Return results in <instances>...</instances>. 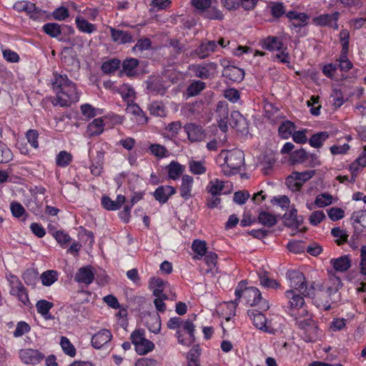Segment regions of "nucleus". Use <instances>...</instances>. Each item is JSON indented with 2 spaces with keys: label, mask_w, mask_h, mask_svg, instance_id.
I'll return each instance as SVG.
<instances>
[{
  "label": "nucleus",
  "mask_w": 366,
  "mask_h": 366,
  "mask_svg": "<svg viewBox=\"0 0 366 366\" xmlns=\"http://www.w3.org/2000/svg\"><path fill=\"white\" fill-rule=\"evenodd\" d=\"M285 296L288 299L287 313L295 318L302 338L306 342H315L320 337V331L306 308L304 298L292 290L286 291Z\"/></svg>",
  "instance_id": "obj_1"
},
{
  "label": "nucleus",
  "mask_w": 366,
  "mask_h": 366,
  "mask_svg": "<svg viewBox=\"0 0 366 366\" xmlns=\"http://www.w3.org/2000/svg\"><path fill=\"white\" fill-rule=\"evenodd\" d=\"M234 295L236 296L235 300L228 303V306L232 307L234 310L242 297L244 298L247 305L251 307L257 305L263 311H266L269 308L268 301L262 297L259 290L257 287H247V282L244 280L239 282L235 288Z\"/></svg>",
  "instance_id": "obj_2"
},
{
  "label": "nucleus",
  "mask_w": 366,
  "mask_h": 366,
  "mask_svg": "<svg viewBox=\"0 0 366 366\" xmlns=\"http://www.w3.org/2000/svg\"><path fill=\"white\" fill-rule=\"evenodd\" d=\"M167 325L169 330H176V337L179 344L189 347L194 343L195 326L193 320L174 317L168 320Z\"/></svg>",
  "instance_id": "obj_3"
},
{
  "label": "nucleus",
  "mask_w": 366,
  "mask_h": 366,
  "mask_svg": "<svg viewBox=\"0 0 366 366\" xmlns=\"http://www.w3.org/2000/svg\"><path fill=\"white\" fill-rule=\"evenodd\" d=\"M219 159H223L222 172L225 175H231L239 170L244 162V154L241 150L222 151Z\"/></svg>",
  "instance_id": "obj_4"
},
{
  "label": "nucleus",
  "mask_w": 366,
  "mask_h": 366,
  "mask_svg": "<svg viewBox=\"0 0 366 366\" xmlns=\"http://www.w3.org/2000/svg\"><path fill=\"white\" fill-rule=\"evenodd\" d=\"M194 12L209 20H222L224 15L216 5L215 0H191Z\"/></svg>",
  "instance_id": "obj_5"
},
{
  "label": "nucleus",
  "mask_w": 366,
  "mask_h": 366,
  "mask_svg": "<svg viewBox=\"0 0 366 366\" xmlns=\"http://www.w3.org/2000/svg\"><path fill=\"white\" fill-rule=\"evenodd\" d=\"M287 275L290 281V285L292 288L298 290L305 296H315V282L308 287L305 283V276L301 272L292 270L289 271Z\"/></svg>",
  "instance_id": "obj_6"
},
{
  "label": "nucleus",
  "mask_w": 366,
  "mask_h": 366,
  "mask_svg": "<svg viewBox=\"0 0 366 366\" xmlns=\"http://www.w3.org/2000/svg\"><path fill=\"white\" fill-rule=\"evenodd\" d=\"M81 92H79L74 82L69 83L64 89L57 92L55 104L61 107H68L71 103L79 102Z\"/></svg>",
  "instance_id": "obj_7"
},
{
  "label": "nucleus",
  "mask_w": 366,
  "mask_h": 366,
  "mask_svg": "<svg viewBox=\"0 0 366 366\" xmlns=\"http://www.w3.org/2000/svg\"><path fill=\"white\" fill-rule=\"evenodd\" d=\"M131 340L135 350L140 355H146L154 349V344L144 337L142 330H136L131 335Z\"/></svg>",
  "instance_id": "obj_8"
},
{
  "label": "nucleus",
  "mask_w": 366,
  "mask_h": 366,
  "mask_svg": "<svg viewBox=\"0 0 366 366\" xmlns=\"http://www.w3.org/2000/svg\"><path fill=\"white\" fill-rule=\"evenodd\" d=\"M7 280L9 282L10 294L26 305L29 302L28 293L19 277L10 274L7 276Z\"/></svg>",
  "instance_id": "obj_9"
},
{
  "label": "nucleus",
  "mask_w": 366,
  "mask_h": 366,
  "mask_svg": "<svg viewBox=\"0 0 366 366\" xmlns=\"http://www.w3.org/2000/svg\"><path fill=\"white\" fill-rule=\"evenodd\" d=\"M247 314L256 328L269 334H274L276 332L277 329L271 321H268L262 312L252 309L249 310Z\"/></svg>",
  "instance_id": "obj_10"
},
{
  "label": "nucleus",
  "mask_w": 366,
  "mask_h": 366,
  "mask_svg": "<svg viewBox=\"0 0 366 366\" xmlns=\"http://www.w3.org/2000/svg\"><path fill=\"white\" fill-rule=\"evenodd\" d=\"M315 174V170H307L302 172H294L287 178V184L291 190L298 191L302 184L312 179Z\"/></svg>",
  "instance_id": "obj_11"
},
{
  "label": "nucleus",
  "mask_w": 366,
  "mask_h": 366,
  "mask_svg": "<svg viewBox=\"0 0 366 366\" xmlns=\"http://www.w3.org/2000/svg\"><path fill=\"white\" fill-rule=\"evenodd\" d=\"M340 286V279L335 276H331L322 284L315 282V295L318 292H325L328 297H331L332 295L337 293Z\"/></svg>",
  "instance_id": "obj_12"
},
{
  "label": "nucleus",
  "mask_w": 366,
  "mask_h": 366,
  "mask_svg": "<svg viewBox=\"0 0 366 366\" xmlns=\"http://www.w3.org/2000/svg\"><path fill=\"white\" fill-rule=\"evenodd\" d=\"M287 35L269 36L262 41L263 49L271 51H280L285 46L284 41L287 40Z\"/></svg>",
  "instance_id": "obj_13"
},
{
  "label": "nucleus",
  "mask_w": 366,
  "mask_h": 366,
  "mask_svg": "<svg viewBox=\"0 0 366 366\" xmlns=\"http://www.w3.org/2000/svg\"><path fill=\"white\" fill-rule=\"evenodd\" d=\"M112 339V334L111 331L102 329L92 336L91 344L94 348L99 350L108 347Z\"/></svg>",
  "instance_id": "obj_14"
},
{
  "label": "nucleus",
  "mask_w": 366,
  "mask_h": 366,
  "mask_svg": "<svg viewBox=\"0 0 366 366\" xmlns=\"http://www.w3.org/2000/svg\"><path fill=\"white\" fill-rule=\"evenodd\" d=\"M19 354L21 362L27 365L38 364L44 357V355L38 350L30 348L21 350Z\"/></svg>",
  "instance_id": "obj_15"
},
{
  "label": "nucleus",
  "mask_w": 366,
  "mask_h": 366,
  "mask_svg": "<svg viewBox=\"0 0 366 366\" xmlns=\"http://www.w3.org/2000/svg\"><path fill=\"white\" fill-rule=\"evenodd\" d=\"M340 14L335 11L332 14H325L313 19V23L317 26H328L335 29H338L337 21Z\"/></svg>",
  "instance_id": "obj_16"
},
{
  "label": "nucleus",
  "mask_w": 366,
  "mask_h": 366,
  "mask_svg": "<svg viewBox=\"0 0 366 366\" xmlns=\"http://www.w3.org/2000/svg\"><path fill=\"white\" fill-rule=\"evenodd\" d=\"M94 279V272L91 266L82 267L78 269L74 280L79 284L89 285Z\"/></svg>",
  "instance_id": "obj_17"
},
{
  "label": "nucleus",
  "mask_w": 366,
  "mask_h": 366,
  "mask_svg": "<svg viewBox=\"0 0 366 366\" xmlns=\"http://www.w3.org/2000/svg\"><path fill=\"white\" fill-rule=\"evenodd\" d=\"M176 193V189L169 185L159 186L153 192V197L160 204L166 203Z\"/></svg>",
  "instance_id": "obj_18"
},
{
  "label": "nucleus",
  "mask_w": 366,
  "mask_h": 366,
  "mask_svg": "<svg viewBox=\"0 0 366 366\" xmlns=\"http://www.w3.org/2000/svg\"><path fill=\"white\" fill-rule=\"evenodd\" d=\"M366 167V146L363 147V151L360 156L349 166V171L350 172L352 177V183L355 182L356 177L360 170Z\"/></svg>",
  "instance_id": "obj_19"
},
{
  "label": "nucleus",
  "mask_w": 366,
  "mask_h": 366,
  "mask_svg": "<svg viewBox=\"0 0 366 366\" xmlns=\"http://www.w3.org/2000/svg\"><path fill=\"white\" fill-rule=\"evenodd\" d=\"M193 184L194 178L192 176L189 174L182 176L179 194L184 200H188L192 197Z\"/></svg>",
  "instance_id": "obj_20"
},
{
  "label": "nucleus",
  "mask_w": 366,
  "mask_h": 366,
  "mask_svg": "<svg viewBox=\"0 0 366 366\" xmlns=\"http://www.w3.org/2000/svg\"><path fill=\"white\" fill-rule=\"evenodd\" d=\"M167 285L168 282L159 277H152L149 280V287L154 297L167 298V295L163 292Z\"/></svg>",
  "instance_id": "obj_21"
},
{
  "label": "nucleus",
  "mask_w": 366,
  "mask_h": 366,
  "mask_svg": "<svg viewBox=\"0 0 366 366\" xmlns=\"http://www.w3.org/2000/svg\"><path fill=\"white\" fill-rule=\"evenodd\" d=\"M184 130L187 133L188 139L190 142H200L204 137L202 128L193 123L186 124L184 126Z\"/></svg>",
  "instance_id": "obj_22"
},
{
  "label": "nucleus",
  "mask_w": 366,
  "mask_h": 366,
  "mask_svg": "<svg viewBox=\"0 0 366 366\" xmlns=\"http://www.w3.org/2000/svg\"><path fill=\"white\" fill-rule=\"evenodd\" d=\"M111 33V37L114 42L118 44H125L134 42L132 35L126 31L116 29L112 26H109Z\"/></svg>",
  "instance_id": "obj_23"
},
{
  "label": "nucleus",
  "mask_w": 366,
  "mask_h": 366,
  "mask_svg": "<svg viewBox=\"0 0 366 366\" xmlns=\"http://www.w3.org/2000/svg\"><path fill=\"white\" fill-rule=\"evenodd\" d=\"M287 16L290 19V26L292 28L303 27L308 23L309 16L305 13L290 11L287 14Z\"/></svg>",
  "instance_id": "obj_24"
},
{
  "label": "nucleus",
  "mask_w": 366,
  "mask_h": 366,
  "mask_svg": "<svg viewBox=\"0 0 366 366\" xmlns=\"http://www.w3.org/2000/svg\"><path fill=\"white\" fill-rule=\"evenodd\" d=\"M217 112L219 117L218 119V126L222 132H226L228 129L227 118L229 113L227 103L224 102H219L217 108Z\"/></svg>",
  "instance_id": "obj_25"
},
{
  "label": "nucleus",
  "mask_w": 366,
  "mask_h": 366,
  "mask_svg": "<svg viewBox=\"0 0 366 366\" xmlns=\"http://www.w3.org/2000/svg\"><path fill=\"white\" fill-rule=\"evenodd\" d=\"M195 74V76L201 79H208L215 70L214 64H207L203 65H193L191 68Z\"/></svg>",
  "instance_id": "obj_26"
},
{
  "label": "nucleus",
  "mask_w": 366,
  "mask_h": 366,
  "mask_svg": "<svg viewBox=\"0 0 366 366\" xmlns=\"http://www.w3.org/2000/svg\"><path fill=\"white\" fill-rule=\"evenodd\" d=\"M168 179L172 180H177L183 174L185 167L177 161H172L167 167Z\"/></svg>",
  "instance_id": "obj_27"
},
{
  "label": "nucleus",
  "mask_w": 366,
  "mask_h": 366,
  "mask_svg": "<svg viewBox=\"0 0 366 366\" xmlns=\"http://www.w3.org/2000/svg\"><path fill=\"white\" fill-rule=\"evenodd\" d=\"M75 24L77 29L82 33L91 34L97 30V26L89 22L85 17L81 14H78L76 16Z\"/></svg>",
  "instance_id": "obj_28"
},
{
  "label": "nucleus",
  "mask_w": 366,
  "mask_h": 366,
  "mask_svg": "<svg viewBox=\"0 0 366 366\" xmlns=\"http://www.w3.org/2000/svg\"><path fill=\"white\" fill-rule=\"evenodd\" d=\"M54 307L51 302L46 300H40L36 304L37 312L40 314L46 320H52L54 317L50 313V310Z\"/></svg>",
  "instance_id": "obj_29"
},
{
  "label": "nucleus",
  "mask_w": 366,
  "mask_h": 366,
  "mask_svg": "<svg viewBox=\"0 0 366 366\" xmlns=\"http://www.w3.org/2000/svg\"><path fill=\"white\" fill-rule=\"evenodd\" d=\"M126 111L128 114L133 115L135 117L136 122L139 124L147 123V119L145 117L141 108L134 102L127 104Z\"/></svg>",
  "instance_id": "obj_30"
},
{
  "label": "nucleus",
  "mask_w": 366,
  "mask_h": 366,
  "mask_svg": "<svg viewBox=\"0 0 366 366\" xmlns=\"http://www.w3.org/2000/svg\"><path fill=\"white\" fill-rule=\"evenodd\" d=\"M104 126L105 124L102 118H96L88 124L86 132L90 137L99 135L103 133Z\"/></svg>",
  "instance_id": "obj_31"
},
{
  "label": "nucleus",
  "mask_w": 366,
  "mask_h": 366,
  "mask_svg": "<svg viewBox=\"0 0 366 366\" xmlns=\"http://www.w3.org/2000/svg\"><path fill=\"white\" fill-rule=\"evenodd\" d=\"M330 263L335 271L345 272L351 266V259L348 256L344 255L336 259H332Z\"/></svg>",
  "instance_id": "obj_32"
},
{
  "label": "nucleus",
  "mask_w": 366,
  "mask_h": 366,
  "mask_svg": "<svg viewBox=\"0 0 366 366\" xmlns=\"http://www.w3.org/2000/svg\"><path fill=\"white\" fill-rule=\"evenodd\" d=\"M279 215L272 214L266 211H261L258 214V222L261 224L271 227L275 225L277 222Z\"/></svg>",
  "instance_id": "obj_33"
},
{
  "label": "nucleus",
  "mask_w": 366,
  "mask_h": 366,
  "mask_svg": "<svg viewBox=\"0 0 366 366\" xmlns=\"http://www.w3.org/2000/svg\"><path fill=\"white\" fill-rule=\"evenodd\" d=\"M71 81L69 80L66 75L54 74V79L52 80V89L57 96V92L64 89Z\"/></svg>",
  "instance_id": "obj_34"
},
{
  "label": "nucleus",
  "mask_w": 366,
  "mask_h": 366,
  "mask_svg": "<svg viewBox=\"0 0 366 366\" xmlns=\"http://www.w3.org/2000/svg\"><path fill=\"white\" fill-rule=\"evenodd\" d=\"M224 187V182L217 178L211 179L206 187V190L211 195L216 197L219 196L222 193Z\"/></svg>",
  "instance_id": "obj_35"
},
{
  "label": "nucleus",
  "mask_w": 366,
  "mask_h": 366,
  "mask_svg": "<svg viewBox=\"0 0 366 366\" xmlns=\"http://www.w3.org/2000/svg\"><path fill=\"white\" fill-rule=\"evenodd\" d=\"M206 162L204 160H194L193 159L189 160V171L194 175H202L206 173Z\"/></svg>",
  "instance_id": "obj_36"
},
{
  "label": "nucleus",
  "mask_w": 366,
  "mask_h": 366,
  "mask_svg": "<svg viewBox=\"0 0 366 366\" xmlns=\"http://www.w3.org/2000/svg\"><path fill=\"white\" fill-rule=\"evenodd\" d=\"M192 249L194 253V258L201 259L207 252V242L204 240L194 239L192 244Z\"/></svg>",
  "instance_id": "obj_37"
},
{
  "label": "nucleus",
  "mask_w": 366,
  "mask_h": 366,
  "mask_svg": "<svg viewBox=\"0 0 366 366\" xmlns=\"http://www.w3.org/2000/svg\"><path fill=\"white\" fill-rule=\"evenodd\" d=\"M230 125L239 131H243L247 127V122L239 112L234 111L231 114Z\"/></svg>",
  "instance_id": "obj_38"
},
{
  "label": "nucleus",
  "mask_w": 366,
  "mask_h": 366,
  "mask_svg": "<svg viewBox=\"0 0 366 366\" xmlns=\"http://www.w3.org/2000/svg\"><path fill=\"white\" fill-rule=\"evenodd\" d=\"M80 110L83 116L87 119H92L104 113L103 109L96 108L92 104L87 103L81 104L80 107Z\"/></svg>",
  "instance_id": "obj_39"
},
{
  "label": "nucleus",
  "mask_w": 366,
  "mask_h": 366,
  "mask_svg": "<svg viewBox=\"0 0 366 366\" xmlns=\"http://www.w3.org/2000/svg\"><path fill=\"white\" fill-rule=\"evenodd\" d=\"M329 138V134L327 132H320L313 134L309 139V144L314 148H320L324 142Z\"/></svg>",
  "instance_id": "obj_40"
},
{
  "label": "nucleus",
  "mask_w": 366,
  "mask_h": 366,
  "mask_svg": "<svg viewBox=\"0 0 366 366\" xmlns=\"http://www.w3.org/2000/svg\"><path fill=\"white\" fill-rule=\"evenodd\" d=\"M217 46L215 41H209L202 44L197 49V54L200 58L207 56L210 53L215 51Z\"/></svg>",
  "instance_id": "obj_41"
},
{
  "label": "nucleus",
  "mask_w": 366,
  "mask_h": 366,
  "mask_svg": "<svg viewBox=\"0 0 366 366\" xmlns=\"http://www.w3.org/2000/svg\"><path fill=\"white\" fill-rule=\"evenodd\" d=\"M295 129V125L290 121H285L281 124L278 132L281 138L287 139L291 137L293 131Z\"/></svg>",
  "instance_id": "obj_42"
},
{
  "label": "nucleus",
  "mask_w": 366,
  "mask_h": 366,
  "mask_svg": "<svg viewBox=\"0 0 366 366\" xmlns=\"http://www.w3.org/2000/svg\"><path fill=\"white\" fill-rule=\"evenodd\" d=\"M139 64V61L134 58L127 59L123 61L122 68L123 71L127 76H133L136 74L137 67Z\"/></svg>",
  "instance_id": "obj_43"
},
{
  "label": "nucleus",
  "mask_w": 366,
  "mask_h": 366,
  "mask_svg": "<svg viewBox=\"0 0 366 366\" xmlns=\"http://www.w3.org/2000/svg\"><path fill=\"white\" fill-rule=\"evenodd\" d=\"M72 160V154L66 151H61L55 159L56 165L62 168L69 165Z\"/></svg>",
  "instance_id": "obj_44"
},
{
  "label": "nucleus",
  "mask_w": 366,
  "mask_h": 366,
  "mask_svg": "<svg viewBox=\"0 0 366 366\" xmlns=\"http://www.w3.org/2000/svg\"><path fill=\"white\" fill-rule=\"evenodd\" d=\"M44 33L52 38H58L61 34V26L56 23H47L42 28Z\"/></svg>",
  "instance_id": "obj_45"
},
{
  "label": "nucleus",
  "mask_w": 366,
  "mask_h": 366,
  "mask_svg": "<svg viewBox=\"0 0 366 366\" xmlns=\"http://www.w3.org/2000/svg\"><path fill=\"white\" fill-rule=\"evenodd\" d=\"M333 202V197L327 193L324 192L318 194L315 200V204L317 207L322 208L332 204Z\"/></svg>",
  "instance_id": "obj_46"
},
{
  "label": "nucleus",
  "mask_w": 366,
  "mask_h": 366,
  "mask_svg": "<svg viewBox=\"0 0 366 366\" xmlns=\"http://www.w3.org/2000/svg\"><path fill=\"white\" fill-rule=\"evenodd\" d=\"M118 92L121 94L122 99L127 103L129 104L134 102V89L127 84L122 85Z\"/></svg>",
  "instance_id": "obj_47"
},
{
  "label": "nucleus",
  "mask_w": 366,
  "mask_h": 366,
  "mask_svg": "<svg viewBox=\"0 0 366 366\" xmlns=\"http://www.w3.org/2000/svg\"><path fill=\"white\" fill-rule=\"evenodd\" d=\"M40 279L43 285L49 287L58 280V272L55 270H47L41 274Z\"/></svg>",
  "instance_id": "obj_48"
},
{
  "label": "nucleus",
  "mask_w": 366,
  "mask_h": 366,
  "mask_svg": "<svg viewBox=\"0 0 366 366\" xmlns=\"http://www.w3.org/2000/svg\"><path fill=\"white\" fill-rule=\"evenodd\" d=\"M148 149L151 154L159 159L167 157L169 155L168 150L163 145L159 144H150Z\"/></svg>",
  "instance_id": "obj_49"
},
{
  "label": "nucleus",
  "mask_w": 366,
  "mask_h": 366,
  "mask_svg": "<svg viewBox=\"0 0 366 366\" xmlns=\"http://www.w3.org/2000/svg\"><path fill=\"white\" fill-rule=\"evenodd\" d=\"M226 75L234 81H240L244 78V71L238 67L232 66L226 69Z\"/></svg>",
  "instance_id": "obj_50"
},
{
  "label": "nucleus",
  "mask_w": 366,
  "mask_h": 366,
  "mask_svg": "<svg viewBox=\"0 0 366 366\" xmlns=\"http://www.w3.org/2000/svg\"><path fill=\"white\" fill-rule=\"evenodd\" d=\"M149 109L150 114L154 116L163 117L167 115L166 108L163 103L160 102H154L151 103Z\"/></svg>",
  "instance_id": "obj_51"
},
{
  "label": "nucleus",
  "mask_w": 366,
  "mask_h": 366,
  "mask_svg": "<svg viewBox=\"0 0 366 366\" xmlns=\"http://www.w3.org/2000/svg\"><path fill=\"white\" fill-rule=\"evenodd\" d=\"M59 344L62 350L66 355L70 357L75 356L76 349L67 337H61Z\"/></svg>",
  "instance_id": "obj_52"
},
{
  "label": "nucleus",
  "mask_w": 366,
  "mask_h": 366,
  "mask_svg": "<svg viewBox=\"0 0 366 366\" xmlns=\"http://www.w3.org/2000/svg\"><path fill=\"white\" fill-rule=\"evenodd\" d=\"M200 355V348L199 345H194L192 348L187 352L186 358L187 364H198L199 357Z\"/></svg>",
  "instance_id": "obj_53"
},
{
  "label": "nucleus",
  "mask_w": 366,
  "mask_h": 366,
  "mask_svg": "<svg viewBox=\"0 0 366 366\" xmlns=\"http://www.w3.org/2000/svg\"><path fill=\"white\" fill-rule=\"evenodd\" d=\"M331 233L332 236L336 239V242L338 244L345 243L347 238L348 234L345 229H340V227H335L332 229Z\"/></svg>",
  "instance_id": "obj_54"
},
{
  "label": "nucleus",
  "mask_w": 366,
  "mask_h": 366,
  "mask_svg": "<svg viewBox=\"0 0 366 366\" xmlns=\"http://www.w3.org/2000/svg\"><path fill=\"white\" fill-rule=\"evenodd\" d=\"M120 66V61L116 59L105 61L102 66L104 73L110 74L115 71Z\"/></svg>",
  "instance_id": "obj_55"
},
{
  "label": "nucleus",
  "mask_w": 366,
  "mask_h": 366,
  "mask_svg": "<svg viewBox=\"0 0 366 366\" xmlns=\"http://www.w3.org/2000/svg\"><path fill=\"white\" fill-rule=\"evenodd\" d=\"M12 157L13 154L9 148L0 142V164L9 162Z\"/></svg>",
  "instance_id": "obj_56"
},
{
  "label": "nucleus",
  "mask_w": 366,
  "mask_h": 366,
  "mask_svg": "<svg viewBox=\"0 0 366 366\" xmlns=\"http://www.w3.org/2000/svg\"><path fill=\"white\" fill-rule=\"evenodd\" d=\"M307 152L304 149L295 151L291 154V161L294 164L304 163L307 161Z\"/></svg>",
  "instance_id": "obj_57"
},
{
  "label": "nucleus",
  "mask_w": 366,
  "mask_h": 366,
  "mask_svg": "<svg viewBox=\"0 0 366 366\" xmlns=\"http://www.w3.org/2000/svg\"><path fill=\"white\" fill-rule=\"evenodd\" d=\"M288 249L295 254L304 252L306 249V246L302 241L292 240L287 243Z\"/></svg>",
  "instance_id": "obj_58"
},
{
  "label": "nucleus",
  "mask_w": 366,
  "mask_h": 366,
  "mask_svg": "<svg viewBox=\"0 0 366 366\" xmlns=\"http://www.w3.org/2000/svg\"><path fill=\"white\" fill-rule=\"evenodd\" d=\"M51 16L56 21H64L69 16V10L64 6L56 8L51 13Z\"/></svg>",
  "instance_id": "obj_59"
},
{
  "label": "nucleus",
  "mask_w": 366,
  "mask_h": 366,
  "mask_svg": "<svg viewBox=\"0 0 366 366\" xmlns=\"http://www.w3.org/2000/svg\"><path fill=\"white\" fill-rule=\"evenodd\" d=\"M205 87V83L202 81H195L192 82L187 89L188 95L190 97L196 96Z\"/></svg>",
  "instance_id": "obj_60"
},
{
  "label": "nucleus",
  "mask_w": 366,
  "mask_h": 366,
  "mask_svg": "<svg viewBox=\"0 0 366 366\" xmlns=\"http://www.w3.org/2000/svg\"><path fill=\"white\" fill-rule=\"evenodd\" d=\"M330 98L332 104L335 108L340 107L345 102L342 92L337 89L332 90Z\"/></svg>",
  "instance_id": "obj_61"
},
{
  "label": "nucleus",
  "mask_w": 366,
  "mask_h": 366,
  "mask_svg": "<svg viewBox=\"0 0 366 366\" xmlns=\"http://www.w3.org/2000/svg\"><path fill=\"white\" fill-rule=\"evenodd\" d=\"M161 325L159 315H154L150 318V322H148L149 330L154 334H158L161 330Z\"/></svg>",
  "instance_id": "obj_62"
},
{
  "label": "nucleus",
  "mask_w": 366,
  "mask_h": 366,
  "mask_svg": "<svg viewBox=\"0 0 366 366\" xmlns=\"http://www.w3.org/2000/svg\"><path fill=\"white\" fill-rule=\"evenodd\" d=\"M30 326L28 323L24 321L19 322L16 325V329L14 332V336L15 337H19L26 334L30 331Z\"/></svg>",
  "instance_id": "obj_63"
},
{
  "label": "nucleus",
  "mask_w": 366,
  "mask_h": 366,
  "mask_svg": "<svg viewBox=\"0 0 366 366\" xmlns=\"http://www.w3.org/2000/svg\"><path fill=\"white\" fill-rule=\"evenodd\" d=\"M360 271L361 275L366 277V245L360 248Z\"/></svg>",
  "instance_id": "obj_64"
}]
</instances>
